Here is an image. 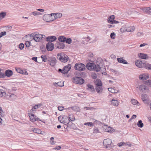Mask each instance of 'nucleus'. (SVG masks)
I'll use <instances>...</instances> for the list:
<instances>
[{
  "instance_id": "393cba45",
  "label": "nucleus",
  "mask_w": 151,
  "mask_h": 151,
  "mask_svg": "<svg viewBox=\"0 0 151 151\" xmlns=\"http://www.w3.org/2000/svg\"><path fill=\"white\" fill-rule=\"evenodd\" d=\"M95 89L98 93H101L102 92L103 88L102 86H96Z\"/></svg>"
},
{
  "instance_id": "ddd939ff",
  "label": "nucleus",
  "mask_w": 151,
  "mask_h": 151,
  "mask_svg": "<svg viewBox=\"0 0 151 151\" xmlns=\"http://www.w3.org/2000/svg\"><path fill=\"white\" fill-rule=\"evenodd\" d=\"M46 47L48 51H52L54 49V44L50 42L47 43Z\"/></svg>"
},
{
  "instance_id": "4c0bfd02",
  "label": "nucleus",
  "mask_w": 151,
  "mask_h": 151,
  "mask_svg": "<svg viewBox=\"0 0 151 151\" xmlns=\"http://www.w3.org/2000/svg\"><path fill=\"white\" fill-rule=\"evenodd\" d=\"M41 58H42V61L45 62H46L47 60L48 59L47 58V56L45 55H42L41 56Z\"/></svg>"
},
{
  "instance_id": "6e6d98bb",
  "label": "nucleus",
  "mask_w": 151,
  "mask_h": 151,
  "mask_svg": "<svg viewBox=\"0 0 151 151\" xmlns=\"http://www.w3.org/2000/svg\"><path fill=\"white\" fill-rule=\"evenodd\" d=\"M30 44V42L29 41H26L25 42V45L26 46V47H29Z\"/></svg>"
},
{
  "instance_id": "5fc2aeb1",
  "label": "nucleus",
  "mask_w": 151,
  "mask_h": 151,
  "mask_svg": "<svg viewBox=\"0 0 151 151\" xmlns=\"http://www.w3.org/2000/svg\"><path fill=\"white\" fill-rule=\"evenodd\" d=\"M115 34L114 32L111 33L110 35V37L111 39H114Z\"/></svg>"
},
{
  "instance_id": "f3484780",
  "label": "nucleus",
  "mask_w": 151,
  "mask_h": 151,
  "mask_svg": "<svg viewBox=\"0 0 151 151\" xmlns=\"http://www.w3.org/2000/svg\"><path fill=\"white\" fill-rule=\"evenodd\" d=\"M71 68V65L70 64H68L66 66H65L63 68V71L65 73H67Z\"/></svg>"
},
{
  "instance_id": "774afa93",
  "label": "nucleus",
  "mask_w": 151,
  "mask_h": 151,
  "mask_svg": "<svg viewBox=\"0 0 151 151\" xmlns=\"http://www.w3.org/2000/svg\"><path fill=\"white\" fill-rule=\"evenodd\" d=\"M137 117V116L136 115L133 114L131 118L130 119V120H132L133 119H135Z\"/></svg>"
},
{
  "instance_id": "9b49d317",
  "label": "nucleus",
  "mask_w": 151,
  "mask_h": 151,
  "mask_svg": "<svg viewBox=\"0 0 151 151\" xmlns=\"http://www.w3.org/2000/svg\"><path fill=\"white\" fill-rule=\"evenodd\" d=\"M149 75L147 73H143L140 74L139 77V79L142 81L146 80L149 78Z\"/></svg>"
},
{
  "instance_id": "4be33fe9",
  "label": "nucleus",
  "mask_w": 151,
  "mask_h": 151,
  "mask_svg": "<svg viewBox=\"0 0 151 151\" xmlns=\"http://www.w3.org/2000/svg\"><path fill=\"white\" fill-rule=\"evenodd\" d=\"M57 45H56L57 47L60 49H63L65 47V45L63 43H60L58 42L57 43Z\"/></svg>"
},
{
  "instance_id": "09e8293b",
  "label": "nucleus",
  "mask_w": 151,
  "mask_h": 151,
  "mask_svg": "<svg viewBox=\"0 0 151 151\" xmlns=\"http://www.w3.org/2000/svg\"><path fill=\"white\" fill-rule=\"evenodd\" d=\"M126 30L127 32H131L133 31L134 30V29H133V27L132 28L130 27H128L127 28Z\"/></svg>"
},
{
  "instance_id": "338daca9",
  "label": "nucleus",
  "mask_w": 151,
  "mask_h": 151,
  "mask_svg": "<svg viewBox=\"0 0 151 151\" xmlns=\"http://www.w3.org/2000/svg\"><path fill=\"white\" fill-rule=\"evenodd\" d=\"M143 32H138L137 34V35L138 37H140L141 35H143Z\"/></svg>"
},
{
  "instance_id": "dca6fc26",
  "label": "nucleus",
  "mask_w": 151,
  "mask_h": 151,
  "mask_svg": "<svg viewBox=\"0 0 151 151\" xmlns=\"http://www.w3.org/2000/svg\"><path fill=\"white\" fill-rule=\"evenodd\" d=\"M57 39V38L55 36H48L46 37V40L47 41H49L51 42L55 41Z\"/></svg>"
},
{
  "instance_id": "72a5a7b5",
  "label": "nucleus",
  "mask_w": 151,
  "mask_h": 151,
  "mask_svg": "<svg viewBox=\"0 0 151 151\" xmlns=\"http://www.w3.org/2000/svg\"><path fill=\"white\" fill-rule=\"evenodd\" d=\"M115 17L114 15H112L110 16L107 19V21L108 23H110V21H112L113 19H114Z\"/></svg>"
},
{
  "instance_id": "e433bc0d",
  "label": "nucleus",
  "mask_w": 151,
  "mask_h": 151,
  "mask_svg": "<svg viewBox=\"0 0 151 151\" xmlns=\"http://www.w3.org/2000/svg\"><path fill=\"white\" fill-rule=\"evenodd\" d=\"M16 70L17 71V72L21 74H26V73H27L26 72H25V73H24L23 70H22L20 68H18L16 69Z\"/></svg>"
},
{
  "instance_id": "c03bdc74",
  "label": "nucleus",
  "mask_w": 151,
  "mask_h": 151,
  "mask_svg": "<svg viewBox=\"0 0 151 151\" xmlns=\"http://www.w3.org/2000/svg\"><path fill=\"white\" fill-rule=\"evenodd\" d=\"M84 125H88L90 127H92L93 126V123L92 122H88L85 123L84 124Z\"/></svg>"
},
{
  "instance_id": "8fccbe9b",
  "label": "nucleus",
  "mask_w": 151,
  "mask_h": 151,
  "mask_svg": "<svg viewBox=\"0 0 151 151\" xmlns=\"http://www.w3.org/2000/svg\"><path fill=\"white\" fill-rule=\"evenodd\" d=\"M24 47V44L23 43H21L19 45V48L21 50H22L23 49Z\"/></svg>"
},
{
  "instance_id": "b1692460",
  "label": "nucleus",
  "mask_w": 151,
  "mask_h": 151,
  "mask_svg": "<svg viewBox=\"0 0 151 151\" xmlns=\"http://www.w3.org/2000/svg\"><path fill=\"white\" fill-rule=\"evenodd\" d=\"M52 14L54 15L55 19L59 18L62 16V14L61 13H57L56 14L52 13L51 14V15L52 16Z\"/></svg>"
},
{
  "instance_id": "412c9836",
  "label": "nucleus",
  "mask_w": 151,
  "mask_h": 151,
  "mask_svg": "<svg viewBox=\"0 0 151 151\" xmlns=\"http://www.w3.org/2000/svg\"><path fill=\"white\" fill-rule=\"evenodd\" d=\"M143 11L145 13L147 14H151V7H147L144 8L143 9Z\"/></svg>"
},
{
  "instance_id": "13d9d810",
  "label": "nucleus",
  "mask_w": 151,
  "mask_h": 151,
  "mask_svg": "<svg viewBox=\"0 0 151 151\" xmlns=\"http://www.w3.org/2000/svg\"><path fill=\"white\" fill-rule=\"evenodd\" d=\"M64 107L62 106H58V110L60 111H63L64 109Z\"/></svg>"
},
{
  "instance_id": "6ab92c4d",
  "label": "nucleus",
  "mask_w": 151,
  "mask_h": 151,
  "mask_svg": "<svg viewBox=\"0 0 151 151\" xmlns=\"http://www.w3.org/2000/svg\"><path fill=\"white\" fill-rule=\"evenodd\" d=\"M138 56L140 58L143 59H147L149 58L147 54L143 53H139L138 54Z\"/></svg>"
},
{
  "instance_id": "69168bd1",
  "label": "nucleus",
  "mask_w": 151,
  "mask_h": 151,
  "mask_svg": "<svg viewBox=\"0 0 151 151\" xmlns=\"http://www.w3.org/2000/svg\"><path fill=\"white\" fill-rule=\"evenodd\" d=\"M2 112L3 113V111L2 109V108L1 107H0V115L1 116V117H3V116L2 115Z\"/></svg>"
},
{
  "instance_id": "39448f33",
  "label": "nucleus",
  "mask_w": 151,
  "mask_h": 151,
  "mask_svg": "<svg viewBox=\"0 0 151 151\" xmlns=\"http://www.w3.org/2000/svg\"><path fill=\"white\" fill-rule=\"evenodd\" d=\"M74 68L76 70L81 71L84 70L86 68L85 65L81 63H76L74 66Z\"/></svg>"
},
{
  "instance_id": "4d7b16f0",
  "label": "nucleus",
  "mask_w": 151,
  "mask_h": 151,
  "mask_svg": "<svg viewBox=\"0 0 151 151\" xmlns=\"http://www.w3.org/2000/svg\"><path fill=\"white\" fill-rule=\"evenodd\" d=\"M61 148V147L60 146H57L55 147V148L53 149L55 150H60Z\"/></svg>"
},
{
  "instance_id": "a18cd8bd",
  "label": "nucleus",
  "mask_w": 151,
  "mask_h": 151,
  "mask_svg": "<svg viewBox=\"0 0 151 151\" xmlns=\"http://www.w3.org/2000/svg\"><path fill=\"white\" fill-rule=\"evenodd\" d=\"M38 109L35 105L29 111V112L32 113L33 111H36V109Z\"/></svg>"
},
{
  "instance_id": "a211bd4d",
  "label": "nucleus",
  "mask_w": 151,
  "mask_h": 151,
  "mask_svg": "<svg viewBox=\"0 0 151 151\" xmlns=\"http://www.w3.org/2000/svg\"><path fill=\"white\" fill-rule=\"evenodd\" d=\"M65 119H66V120H67L68 117L65 115L63 116H60L58 117L59 121L61 123H65Z\"/></svg>"
},
{
  "instance_id": "052dcab7",
  "label": "nucleus",
  "mask_w": 151,
  "mask_h": 151,
  "mask_svg": "<svg viewBox=\"0 0 151 151\" xmlns=\"http://www.w3.org/2000/svg\"><path fill=\"white\" fill-rule=\"evenodd\" d=\"M0 33L2 37H3V36L6 35V32L5 31L1 32Z\"/></svg>"
},
{
  "instance_id": "e2e57ef3",
  "label": "nucleus",
  "mask_w": 151,
  "mask_h": 151,
  "mask_svg": "<svg viewBox=\"0 0 151 151\" xmlns=\"http://www.w3.org/2000/svg\"><path fill=\"white\" fill-rule=\"evenodd\" d=\"M125 143L124 142H120L117 145L119 147H121L124 145Z\"/></svg>"
},
{
  "instance_id": "c85d7f7f",
  "label": "nucleus",
  "mask_w": 151,
  "mask_h": 151,
  "mask_svg": "<svg viewBox=\"0 0 151 151\" xmlns=\"http://www.w3.org/2000/svg\"><path fill=\"white\" fill-rule=\"evenodd\" d=\"M96 86H102V84L101 81L99 79H97L95 83Z\"/></svg>"
},
{
  "instance_id": "423d86ee",
  "label": "nucleus",
  "mask_w": 151,
  "mask_h": 151,
  "mask_svg": "<svg viewBox=\"0 0 151 151\" xmlns=\"http://www.w3.org/2000/svg\"><path fill=\"white\" fill-rule=\"evenodd\" d=\"M45 36L44 35L37 34L35 35H33L32 37H33V39L36 42H39L41 40H42L43 38V36Z\"/></svg>"
},
{
  "instance_id": "5701e85b",
  "label": "nucleus",
  "mask_w": 151,
  "mask_h": 151,
  "mask_svg": "<svg viewBox=\"0 0 151 151\" xmlns=\"http://www.w3.org/2000/svg\"><path fill=\"white\" fill-rule=\"evenodd\" d=\"M117 60L118 62L120 63L126 64H128V63L125 60L123 59L122 58H117Z\"/></svg>"
},
{
  "instance_id": "603ef678",
  "label": "nucleus",
  "mask_w": 151,
  "mask_h": 151,
  "mask_svg": "<svg viewBox=\"0 0 151 151\" xmlns=\"http://www.w3.org/2000/svg\"><path fill=\"white\" fill-rule=\"evenodd\" d=\"M110 23L113 24H117L119 22L115 20L114 19H113L112 21H110Z\"/></svg>"
},
{
  "instance_id": "864d4df0",
  "label": "nucleus",
  "mask_w": 151,
  "mask_h": 151,
  "mask_svg": "<svg viewBox=\"0 0 151 151\" xmlns=\"http://www.w3.org/2000/svg\"><path fill=\"white\" fill-rule=\"evenodd\" d=\"M93 132L96 133L99 132V129L97 127H95L94 128L93 130Z\"/></svg>"
},
{
  "instance_id": "473e14b6",
  "label": "nucleus",
  "mask_w": 151,
  "mask_h": 151,
  "mask_svg": "<svg viewBox=\"0 0 151 151\" xmlns=\"http://www.w3.org/2000/svg\"><path fill=\"white\" fill-rule=\"evenodd\" d=\"M6 92L2 89H0V97H4L6 96Z\"/></svg>"
},
{
  "instance_id": "ea45409f",
  "label": "nucleus",
  "mask_w": 151,
  "mask_h": 151,
  "mask_svg": "<svg viewBox=\"0 0 151 151\" xmlns=\"http://www.w3.org/2000/svg\"><path fill=\"white\" fill-rule=\"evenodd\" d=\"M65 42L68 44H70L72 42V40L71 38L68 37L66 38Z\"/></svg>"
},
{
  "instance_id": "37998d69",
  "label": "nucleus",
  "mask_w": 151,
  "mask_h": 151,
  "mask_svg": "<svg viewBox=\"0 0 151 151\" xmlns=\"http://www.w3.org/2000/svg\"><path fill=\"white\" fill-rule=\"evenodd\" d=\"M34 132L37 133V134H40L41 133V131L39 129H37V128H34L33 130Z\"/></svg>"
},
{
  "instance_id": "f257e3e1",
  "label": "nucleus",
  "mask_w": 151,
  "mask_h": 151,
  "mask_svg": "<svg viewBox=\"0 0 151 151\" xmlns=\"http://www.w3.org/2000/svg\"><path fill=\"white\" fill-rule=\"evenodd\" d=\"M57 58L60 61L63 63L67 62L68 61V56L63 52L58 54Z\"/></svg>"
},
{
  "instance_id": "aec40b11",
  "label": "nucleus",
  "mask_w": 151,
  "mask_h": 151,
  "mask_svg": "<svg viewBox=\"0 0 151 151\" xmlns=\"http://www.w3.org/2000/svg\"><path fill=\"white\" fill-rule=\"evenodd\" d=\"M5 74L6 76L10 77L13 75V73L12 70L8 69L5 71Z\"/></svg>"
},
{
  "instance_id": "f03ea898",
  "label": "nucleus",
  "mask_w": 151,
  "mask_h": 151,
  "mask_svg": "<svg viewBox=\"0 0 151 151\" xmlns=\"http://www.w3.org/2000/svg\"><path fill=\"white\" fill-rule=\"evenodd\" d=\"M111 140L110 139L107 138L104 139L103 144L104 147L109 150L112 147V144Z\"/></svg>"
},
{
  "instance_id": "bf43d9fd",
  "label": "nucleus",
  "mask_w": 151,
  "mask_h": 151,
  "mask_svg": "<svg viewBox=\"0 0 151 151\" xmlns=\"http://www.w3.org/2000/svg\"><path fill=\"white\" fill-rule=\"evenodd\" d=\"M54 139V137H51L50 138V142H51V143L52 145H54L55 144L54 142L53 141Z\"/></svg>"
},
{
  "instance_id": "4468645a",
  "label": "nucleus",
  "mask_w": 151,
  "mask_h": 151,
  "mask_svg": "<svg viewBox=\"0 0 151 151\" xmlns=\"http://www.w3.org/2000/svg\"><path fill=\"white\" fill-rule=\"evenodd\" d=\"M140 91L144 92L145 91L148 89V87L143 84L140 85L138 88Z\"/></svg>"
},
{
  "instance_id": "0e129e2a",
  "label": "nucleus",
  "mask_w": 151,
  "mask_h": 151,
  "mask_svg": "<svg viewBox=\"0 0 151 151\" xmlns=\"http://www.w3.org/2000/svg\"><path fill=\"white\" fill-rule=\"evenodd\" d=\"M71 108L72 110H73L74 111H76L77 109L76 107L75 106H72V107H70L69 108Z\"/></svg>"
},
{
  "instance_id": "c9c22d12",
  "label": "nucleus",
  "mask_w": 151,
  "mask_h": 151,
  "mask_svg": "<svg viewBox=\"0 0 151 151\" xmlns=\"http://www.w3.org/2000/svg\"><path fill=\"white\" fill-rule=\"evenodd\" d=\"M6 15V13L5 12H2L0 13V19L4 18Z\"/></svg>"
},
{
  "instance_id": "1a4fd4ad",
  "label": "nucleus",
  "mask_w": 151,
  "mask_h": 151,
  "mask_svg": "<svg viewBox=\"0 0 151 151\" xmlns=\"http://www.w3.org/2000/svg\"><path fill=\"white\" fill-rule=\"evenodd\" d=\"M145 62V60L142 61L141 60H139L136 62L135 64L139 68H143L144 67Z\"/></svg>"
},
{
  "instance_id": "58836bf2",
  "label": "nucleus",
  "mask_w": 151,
  "mask_h": 151,
  "mask_svg": "<svg viewBox=\"0 0 151 151\" xmlns=\"http://www.w3.org/2000/svg\"><path fill=\"white\" fill-rule=\"evenodd\" d=\"M131 102L133 105H139V102L138 101H137L136 100L134 99L132 100L131 101Z\"/></svg>"
},
{
  "instance_id": "2f4dec72",
  "label": "nucleus",
  "mask_w": 151,
  "mask_h": 151,
  "mask_svg": "<svg viewBox=\"0 0 151 151\" xmlns=\"http://www.w3.org/2000/svg\"><path fill=\"white\" fill-rule=\"evenodd\" d=\"M68 120L69 121H71L73 122L75 120L74 116L72 114H69L68 116Z\"/></svg>"
},
{
  "instance_id": "680f3d73",
  "label": "nucleus",
  "mask_w": 151,
  "mask_h": 151,
  "mask_svg": "<svg viewBox=\"0 0 151 151\" xmlns=\"http://www.w3.org/2000/svg\"><path fill=\"white\" fill-rule=\"evenodd\" d=\"M32 60L35 61L36 62H38L37 59V57H33L32 58Z\"/></svg>"
},
{
  "instance_id": "79ce46f5",
  "label": "nucleus",
  "mask_w": 151,
  "mask_h": 151,
  "mask_svg": "<svg viewBox=\"0 0 151 151\" xmlns=\"http://www.w3.org/2000/svg\"><path fill=\"white\" fill-rule=\"evenodd\" d=\"M78 76H81L82 77H84L86 76V73L84 72H79V74L78 75Z\"/></svg>"
},
{
  "instance_id": "a878e982",
  "label": "nucleus",
  "mask_w": 151,
  "mask_h": 151,
  "mask_svg": "<svg viewBox=\"0 0 151 151\" xmlns=\"http://www.w3.org/2000/svg\"><path fill=\"white\" fill-rule=\"evenodd\" d=\"M66 38L64 36H60L58 38V40L61 42H65L66 40Z\"/></svg>"
},
{
  "instance_id": "2eb2a0df",
  "label": "nucleus",
  "mask_w": 151,
  "mask_h": 151,
  "mask_svg": "<svg viewBox=\"0 0 151 151\" xmlns=\"http://www.w3.org/2000/svg\"><path fill=\"white\" fill-rule=\"evenodd\" d=\"M87 87V90L91 92L94 93L95 92V90L94 86L91 84H88L86 85Z\"/></svg>"
},
{
  "instance_id": "c756f323",
  "label": "nucleus",
  "mask_w": 151,
  "mask_h": 151,
  "mask_svg": "<svg viewBox=\"0 0 151 151\" xmlns=\"http://www.w3.org/2000/svg\"><path fill=\"white\" fill-rule=\"evenodd\" d=\"M144 67L148 70H151V64L146 63L145 62Z\"/></svg>"
},
{
  "instance_id": "7ed1b4c3",
  "label": "nucleus",
  "mask_w": 151,
  "mask_h": 151,
  "mask_svg": "<svg viewBox=\"0 0 151 151\" xmlns=\"http://www.w3.org/2000/svg\"><path fill=\"white\" fill-rule=\"evenodd\" d=\"M86 66L88 69H93L96 72H99L100 70V68L99 67L97 68L96 64L93 63H87Z\"/></svg>"
},
{
  "instance_id": "20e7f679",
  "label": "nucleus",
  "mask_w": 151,
  "mask_h": 151,
  "mask_svg": "<svg viewBox=\"0 0 151 151\" xmlns=\"http://www.w3.org/2000/svg\"><path fill=\"white\" fill-rule=\"evenodd\" d=\"M72 80L74 83L78 84L81 85L84 82V80L81 77H74L72 78Z\"/></svg>"
},
{
  "instance_id": "0eeeda50",
  "label": "nucleus",
  "mask_w": 151,
  "mask_h": 151,
  "mask_svg": "<svg viewBox=\"0 0 151 151\" xmlns=\"http://www.w3.org/2000/svg\"><path fill=\"white\" fill-rule=\"evenodd\" d=\"M28 115L30 118V121L32 122H34L35 121H40L45 123V121H42L39 118H37V116L33 114L28 113Z\"/></svg>"
},
{
  "instance_id": "cd10ccee",
  "label": "nucleus",
  "mask_w": 151,
  "mask_h": 151,
  "mask_svg": "<svg viewBox=\"0 0 151 151\" xmlns=\"http://www.w3.org/2000/svg\"><path fill=\"white\" fill-rule=\"evenodd\" d=\"M108 90L112 93H116L119 91V90H117L111 88H108Z\"/></svg>"
},
{
  "instance_id": "9d476101",
  "label": "nucleus",
  "mask_w": 151,
  "mask_h": 151,
  "mask_svg": "<svg viewBox=\"0 0 151 151\" xmlns=\"http://www.w3.org/2000/svg\"><path fill=\"white\" fill-rule=\"evenodd\" d=\"M47 60L51 66H54L56 64V59L55 57L49 58Z\"/></svg>"
},
{
  "instance_id": "49530a36",
  "label": "nucleus",
  "mask_w": 151,
  "mask_h": 151,
  "mask_svg": "<svg viewBox=\"0 0 151 151\" xmlns=\"http://www.w3.org/2000/svg\"><path fill=\"white\" fill-rule=\"evenodd\" d=\"M56 84L60 87H62L63 86V84L61 82H59L57 83H55V86H56Z\"/></svg>"
},
{
  "instance_id": "bb28decb",
  "label": "nucleus",
  "mask_w": 151,
  "mask_h": 151,
  "mask_svg": "<svg viewBox=\"0 0 151 151\" xmlns=\"http://www.w3.org/2000/svg\"><path fill=\"white\" fill-rule=\"evenodd\" d=\"M147 97V95L145 94H143L141 95V99L142 100L144 103H147V100L146 98Z\"/></svg>"
},
{
  "instance_id": "6e6552de",
  "label": "nucleus",
  "mask_w": 151,
  "mask_h": 151,
  "mask_svg": "<svg viewBox=\"0 0 151 151\" xmlns=\"http://www.w3.org/2000/svg\"><path fill=\"white\" fill-rule=\"evenodd\" d=\"M104 64V62L103 60L101 58H98L97 60L96 64L97 68L99 67L101 70Z\"/></svg>"
},
{
  "instance_id": "7c9ffc66",
  "label": "nucleus",
  "mask_w": 151,
  "mask_h": 151,
  "mask_svg": "<svg viewBox=\"0 0 151 151\" xmlns=\"http://www.w3.org/2000/svg\"><path fill=\"white\" fill-rule=\"evenodd\" d=\"M111 104L114 106H118L119 102L118 101L114 99H112L111 101Z\"/></svg>"
},
{
  "instance_id": "f8f14e48",
  "label": "nucleus",
  "mask_w": 151,
  "mask_h": 151,
  "mask_svg": "<svg viewBox=\"0 0 151 151\" xmlns=\"http://www.w3.org/2000/svg\"><path fill=\"white\" fill-rule=\"evenodd\" d=\"M104 131L106 132H112L114 131V129H112L110 127H108L107 125H105L103 127Z\"/></svg>"
},
{
  "instance_id": "f704fd0d",
  "label": "nucleus",
  "mask_w": 151,
  "mask_h": 151,
  "mask_svg": "<svg viewBox=\"0 0 151 151\" xmlns=\"http://www.w3.org/2000/svg\"><path fill=\"white\" fill-rule=\"evenodd\" d=\"M137 125L138 127L140 128H142L144 126V124L141 120H139L137 123Z\"/></svg>"
},
{
  "instance_id": "de8ad7c7",
  "label": "nucleus",
  "mask_w": 151,
  "mask_h": 151,
  "mask_svg": "<svg viewBox=\"0 0 151 151\" xmlns=\"http://www.w3.org/2000/svg\"><path fill=\"white\" fill-rule=\"evenodd\" d=\"M32 14L34 16H36L38 15L41 14V13L37 11H34L32 12Z\"/></svg>"
},
{
  "instance_id": "a19ab883",
  "label": "nucleus",
  "mask_w": 151,
  "mask_h": 151,
  "mask_svg": "<svg viewBox=\"0 0 151 151\" xmlns=\"http://www.w3.org/2000/svg\"><path fill=\"white\" fill-rule=\"evenodd\" d=\"M70 123H72L70 122L69 121L68 123L65 124V125L64 126V128L66 129L68 127L70 128L71 127L70 126Z\"/></svg>"
},
{
  "instance_id": "3c124183",
  "label": "nucleus",
  "mask_w": 151,
  "mask_h": 151,
  "mask_svg": "<svg viewBox=\"0 0 151 151\" xmlns=\"http://www.w3.org/2000/svg\"><path fill=\"white\" fill-rule=\"evenodd\" d=\"M6 76L5 74H4L2 72H0V78H4Z\"/></svg>"
}]
</instances>
